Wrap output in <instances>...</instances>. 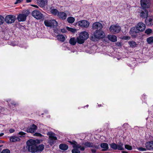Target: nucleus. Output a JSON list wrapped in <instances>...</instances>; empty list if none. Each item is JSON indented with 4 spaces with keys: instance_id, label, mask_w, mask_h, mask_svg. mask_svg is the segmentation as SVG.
Here are the masks:
<instances>
[{
    "instance_id": "obj_33",
    "label": "nucleus",
    "mask_w": 153,
    "mask_h": 153,
    "mask_svg": "<svg viewBox=\"0 0 153 153\" xmlns=\"http://www.w3.org/2000/svg\"><path fill=\"white\" fill-rule=\"evenodd\" d=\"M51 13L55 15H58V13L59 12L56 9H53L51 10Z\"/></svg>"
},
{
    "instance_id": "obj_37",
    "label": "nucleus",
    "mask_w": 153,
    "mask_h": 153,
    "mask_svg": "<svg viewBox=\"0 0 153 153\" xmlns=\"http://www.w3.org/2000/svg\"><path fill=\"white\" fill-rule=\"evenodd\" d=\"M152 30L151 29H148L146 30L145 31V33H146L149 34L152 33Z\"/></svg>"
},
{
    "instance_id": "obj_2",
    "label": "nucleus",
    "mask_w": 153,
    "mask_h": 153,
    "mask_svg": "<svg viewBox=\"0 0 153 153\" xmlns=\"http://www.w3.org/2000/svg\"><path fill=\"white\" fill-rule=\"evenodd\" d=\"M145 25L142 22H140L138 23L136 27H134L131 28L129 33L132 36V34L138 32L137 30L143 31L145 30Z\"/></svg>"
},
{
    "instance_id": "obj_22",
    "label": "nucleus",
    "mask_w": 153,
    "mask_h": 153,
    "mask_svg": "<svg viewBox=\"0 0 153 153\" xmlns=\"http://www.w3.org/2000/svg\"><path fill=\"white\" fill-rule=\"evenodd\" d=\"M108 38L109 40L113 42H116L117 40V36L114 35H108Z\"/></svg>"
},
{
    "instance_id": "obj_10",
    "label": "nucleus",
    "mask_w": 153,
    "mask_h": 153,
    "mask_svg": "<svg viewBox=\"0 0 153 153\" xmlns=\"http://www.w3.org/2000/svg\"><path fill=\"white\" fill-rule=\"evenodd\" d=\"M120 30V27L117 25H112L110 26L109 28L110 31L114 34L119 33Z\"/></svg>"
},
{
    "instance_id": "obj_29",
    "label": "nucleus",
    "mask_w": 153,
    "mask_h": 153,
    "mask_svg": "<svg viewBox=\"0 0 153 153\" xmlns=\"http://www.w3.org/2000/svg\"><path fill=\"white\" fill-rule=\"evenodd\" d=\"M128 43L130 47L132 48H135L137 44L136 42L134 41H129Z\"/></svg>"
},
{
    "instance_id": "obj_39",
    "label": "nucleus",
    "mask_w": 153,
    "mask_h": 153,
    "mask_svg": "<svg viewBox=\"0 0 153 153\" xmlns=\"http://www.w3.org/2000/svg\"><path fill=\"white\" fill-rule=\"evenodd\" d=\"M130 39V37L128 36H125L123 37V39L125 40H128Z\"/></svg>"
},
{
    "instance_id": "obj_17",
    "label": "nucleus",
    "mask_w": 153,
    "mask_h": 153,
    "mask_svg": "<svg viewBox=\"0 0 153 153\" xmlns=\"http://www.w3.org/2000/svg\"><path fill=\"white\" fill-rule=\"evenodd\" d=\"M86 147H93L97 149L99 148V146H98L94 145L93 143L90 142H86L83 144Z\"/></svg>"
},
{
    "instance_id": "obj_50",
    "label": "nucleus",
    "mask_w": 153,
    "mask_h": 153,
    "mask_svg": "<svg viewBox=\"0 0 153 153\" xmlns=\"http://www.w3.org/2000/svg\"><path fill=\"white\" fill-rule=\"evenodd\" d=\"M122 152L123 153H128L126 152L125 151H123Z\"/></svg>"
},
{
    "instance_id": "obj_8",
    "label": "nucleus",
    "mask_w": 153,
    "mask_h": 153,
    "mask_svg": "<svg viewBox=\"0 0 153 153\" xmlns=\"http://www.w3.org/2000/svg\"><path fill=\"white\" fill-rule=\"evenodd\" d=\"M30 12L26 10L23 11L22 13L19 14L17 16V19L19 22H23L26 20L27 16L29 15Z\"/></svg>"
},
{
    "instance_id": "obj_30",
    "label": "nucleus",
    "mask_w": 153,
    "mask_h": 153,
    "mask_svg": "<svg viewBox=\"0 0 153 153\" xmlns=\"http://www.w3.org/2000/svg\"><path fill=\"white\" fill-rule=\"evenodd\" d=\"M75 19L72 17H68L67 19L68 22L70 23H73L75 21Z\"/></svg>"
},
{
    "instance_id": "obj_19",
    "label": "nucleus",
    "mask_w": 153,
    "mask_h": 153,
    "mask_svg": "<svg viewBox=\"0 0 153 153\" xmlns=\"http://www.w3.org/2000/svg\"><path fill=\"white\" fill-rule=\"evenodd\" d=\"M100 146L102 149V151L110 150L109 149L108 144L106 143H102L100 144Z\"/></svg>"
},
{
    "instance_id": "obj_52",
    "label": "nucleus",
    "mask_w": 153,
    "mask_h": 153,
    "mask_svg": "<svg viewBox=\"0 0 153 153\" xmlns=\"http://www.w3.org/2000/svg\"><path fill=\"white\" fill-rule=\"evenodd\" d=\"M1 146H0V147H1Z\"/></svg>"
},
{
    "instance_id": "obj_16",
    "label": "nucleus",
    "mask_w": 153,
    "mask_h": 153,
    "mask_svg": "<svg viewBox=\"0 0 153 153\" xmlns=\"http://www.w3.org/2000/svg\"><path fill=\"white\" fill-rule=\"evenodd\" d=\"M148 15V11L146 9H143L141 10L140 12V16L141 17L143 18H146Z\"/></svg>"
},
{
    "instance_id": "obj_28",
    "label": "nucleus",
    "mask_w": 153,
    "mask_h": 153,
    "mask_svg": "<svg viewBox=\"0 0 153 153\" xmlns=\"http://www.w3.org/2000/svg\"><path fill=\"white\" fill-rule=\"evenodd\" d=\"M76 42H77L76 39L74 37L71 38L69 41V43L72 45H75Z\"/></svg>"
},
{
    "instance_id": "obj_31",
    "label": "nucleus",
    "mask_w": 153,
    "mask_h": 153,
    "mask_svg": "<svg viewBox=\"0 0 153 153\" xmlns=\"http://www.w3.org/2000/svg\"><path fill=\"white\" fill-rule=\"evenodd\" d=\"M47 0H40L39 4L42 7H44L47 3Z\"/></svg>"
},
{
    "instance_id": "obj_51",
    "label": "nucleus",
    "mask_w": 153,
    "mask_h": 153,
    "mask_svg": "<svg viewBox=\"0 0 153 153\" xmlns=\"http://www.w3.org/2000/svg\"><path fill=\"white\" fill-rule=\"evenodd\" d=\"M12 105H16V104L14 102H13L12 103Z\"/></svg>"
},
{
    "instance_id": "obj_12",
    "label": "nucleus",
    "mask_w": 153,
    "mask_h": 153,
    "mask_svg": "<svg viewBox=\"0 0 153 153\" xmlns=\"http://www.w3.org/2000/svg\"><path fill=\"white\" fill-rule=\"evenodd\" d=\"M32 15L35 18L39 19H42L43 17V14L39 11L35 10L32 13Z\"/></svg>"
},
{
    "instance_id": "obj_41",
    "label": "nucleus",
    "mask_w": 153,
    "mask_h": 153,
    "mask_svg": "<svg viewBox=\"0 0 153 153\" xmlns=\"http://www.w3.org/2000/svg\"><path fill=\"white\" fill-rule=\"evenodd\" d=\"M34 135L35 136L42 137V135L40 133H36L34 134Z\"/></svg>"
},
{
    "instance_id": "obj_32",
    "label": "nucleus",
    "mask_w": 153,
    "mask_h": 153,
    "mask_svg": "<svg viewBox=\"0 0 153 153\" xmlns=\"http://www.w3.org/2000/svg\"><path fill=\"white\" fill-rule=\"evenodd\" d=\"M147 42L149 44L153 43V37L152 36L147 38Z\"/></svg>"
},
{
    "instance_id": "obj_18",
    "label": "nucleus",
    "mask_w": 153,
    "mask_h": 153,
    "mask_svg": "<svg viewBox=\"0 0 153 153\" xmlns=\"http://www.w3.org/2000/svg\"><path fill=\"white\" fill-rule=\"evenodd\" d=\"M37 126L34 124H33L30 128H27L26 131L27 132L34 133L37 129Z\"/></svg>"
},
{
    "instance_id": "obj_5",
    "label": "nucleus",
    "mask_w": 153,
    "mask_h": 153,
    "mask_svg": "<svg viewBox=\"0 0 153 153\" xmlns=\"http://www.w3.org/2000/svg\"><path fill=\"white\" fill-rule=\"evenodd\" d=\"M104 36V33L102 30H96L91 36V40L97 41L99 39L102 38Z\"/></svg>"
},
{
    "instance_id": "obj_14",
    "label": "nucleus",
    "mask_w": 153,
    "mask_h": 153,
    "mask_svg": "<svg viewBox=\"0 0 153 153\" xmlns=\"http://www.w3.org/2000/svg\"><path fill=\"white\" fill-rule=\"evenodd\" d=\"M94 30H102V25L99 22L94 23L92 26Z\"/></svg>"
},
{
    "instance_id": "obj_34",
    "label": "nucleus",
    "mask_w": 153,
    "mask_h": 153,
    "mask_svg": "<svg viewBox=\"0 0 153 153\" xmlns=\"http://www.w3.org/2000/svg\"><path fill=\"white\" fill-rule=\"evenodd\" d=\"M66 28L68 30L73 33H74L76 31V30L74 28H70L68 27H67Z\"/></svg>"
},
{
    "instance_id": "obj_49",
    "label": "nucleus",
    "mask_w": 153,
    "mask_h": 153,
    "mask_svg": "<svg viewBox=\"0 0 153 153\" xmlns=\"http://www.w3.org/2000/svg\"><path fill=\"white\" fill-rule=\"evenodd\" d=\"M4 133H1L0 134V136H2L4 135Z\"/></svg>"
},
{
    "instance_id": "obj_38",
    "label": "nucleus",
    "mask_w": 153,
    "mask_h": 153,
    "mask_svg": "<svg viewBox=\"0 0 153 153\" xmlns=\"http://www.w3.org/2000/svg\"><path fill=\"white\" fill-rule=\"evenodd\" d=\"M1 153H10V151L8 149H5L3 150Z\"/></svg>"
},
{
    "instance_id": "obj_45",
    "label": "nucleus",
    "mask_w": 153,
    "mask_h": 153,
    "mask_svg": "<svg viewBox=\"0 0 153 153\" xmlns=\"http://www.w3.org/2000/svg\"><path fill=\"white\" fill-rule=\"evenodd\" d=\"M116 44L118 46H121V43L119 42H117L116 43Z\"/></svg>"
},
{
    "instance_id": "obj_1",
    "label": "nucleus",
    "mask_w": 153,
    "mask_h": 153,
    "mask_svg": "<svg viewBox=\"0 0 153 153\" xmlns=\"http://www.w3.org/2000/svg\"><path fill=\"white\" fill-rule=\"evenodd\" d=\"M71 144L73 145L74 149L72 150V153H80V151H84L85 149V147L84 146H81L77 142L75 141L73 142L69 141Z\"/></svg>"
},
{
    "instance_id": "obj_25",
    "label": "nucleus",
    "mask_w": 153,
    "mask_h": 153,
    "mask_svg": "<svg viewBox=\"0 0 153 153\" xmlns=\"http://www.w3.org/2000/svg\"><path fill=\"white\" fill-rule=\"evenodd\" d=\"M20 140V139L19 137L15 136H11L10 138V140L12 142L19 141Z\"/></svg>"
},
{
    "instance_id": "obj_36",
    "label": "nucleus",
    "mask_w": 153,
    "mask_h": 153,
    "mask_svg": "<svg viewBox=\"0 0 153 153\" xmlns=\"http://www.w3.org/2000/svg\"><path fill=\"white\" fill-rule=\"evenodd\" d=\"M125 147L126 149L128 150H131L132 149V146L128 145H125Z\"/></svg>"
},
{
    "instance_id": "obj_44",
    "label": "nucleus",
    "mask_w": 153,
    "mask_h": 153,
    "mask_svg": "<svg viewBox=\"0 0 153 153\" xmlns=\"http://www.w3.org/2000/svg\"><path fill=\"white\" fill-rule=\"evenodd\" d=\"M9 131L10 133H12L15 131V130L13 129H10Z\"/></svg>"
},
{
    "instance_id": "obj_15",
    "label": "nucleus",
    "mask_w": 153,
    "mask_h": 153,
    "mask_svg": "<svg viewBox=\"0 0 153 153\" xmlns=\"http://www.w3.org/2000/svg\"><path fill=\"white\" fill-rule=\"evenodd\" d=\"M79 25L82 27L87 28L89 25V23L86 20H82L79 22Z\"/></svg>"
},
{
    "instance_id": "obj_42",
    "label": "nucleus",
    "mask_w": 153,
    "mask_h": 153,
    "mask_svg": "<svg viewBox=\"0 0 153 153\" xmlns=\"http://www.w3.org/2000/svg\"><path fill=\"white\" fill-rule=\"evenodd\" d=\"M23 0H16V1L14 3V4H16L18 3H20L23 1Z\"/></svg>"
},
{
    "instance_id": "obj_26",
    "label": "nucleus",
    "mask_w": 153,
    "mask_h": 153,
    "mask_svg": "<svg viewBox=\"0 0 153 153\" xmlns=\"http://www.w3.org/2000/svg\"><path fill=\"white\" fill-rule=\"evenodd\" d=\"M36 147L37 152H42L44 148V146L43 144H41L38 146L36 145Z\"/></svg>"
},
{
    "instance_id": "obj_11",
    "label": "nucleus",
    "mask_w": 153,
    "mask_h": 153,
    "mask_svg": "<svg viewBox=\"0 0 153 153\" xmlns=\"http://www.w3.org/2000/svg\"><path fill=\"white\" fill-rule=\"evenodd\" d=\"M16 17L15 16L11 15L7 16L4 19L5 22L8 24L12 23L15 20Z\"/></svg>"
},
{
    "instance_id": "obj_9",
    "label": "nucleus",
    "mask_w": 153,
    "mask_h": 153,
    "mask_svg": "<svg viewBox=\"0 0 153 153\" xmlns=\"http://www.w3.org/2000/svg\"><path fill=\"white\" fill-rule=\"evenodd\" d=\"M47 135L49 137V143L51 145L53 144L57 140V138L55 136V134L52 131L49 132Z\"/></svg>"
},
{
    "instance_id": "obj_46",
    "label": "nucleus",
    "mask_w": 153,
    "mask_h": 153,
    "mask_svg": "<svg viewBox=\"0 0 153 153\" xmlns=\"http://www.w3.org/2000/svg\"><path fill=\"white\" fill-rule=\"evenodd\" d=\"M31 6H32L33 7H36V8H38V7L36 5L32 4V5H31Z\"/></svg>"
},
{
    "instance_id": "obj_27",
    "label": "nucleus",
    "mask_w": 153,
    "mask_h": 153,
    "mask_svg": "<svg viewBox=\"0 0 153 153\" xmlns=\"http://www.w3.org/2000/svg\"><path fill=\"white\" fill-rule=\"evenodd\" d=\"M59 148L61 150H65L68 149V146L65 144H62L59 145Z\"/></svg>"
},
{
    "instance_id": "obj_7",
    "label": "nucleus",
    "mask_w": 153,
    "mask_h": 153,
    "mask_svg": "<svg viewBox=\"0 0 153 153\" xmlns=\"http://www.w3.org/2000/svg\"><path fill=\"white\" fill-rule=\"evenodd\" d=\"M111 148L114 150L118 149L120 150H123L124 149L123 143L121 142H119L117 144L112 143L109 144Z\"/></svg>"
},
{
    "instance_id": "obj_47",
    "label": "nucleus",
    "mask_w": 153,
    "mask_h": 153,
    "mask_svg": "<svg viewBox=\"0 0 153 153\" xmlns=\"http://www.w3.org/2000/svg\"><path fill=\"white\" fill-rule=\"evenodd\" d=\"M96 150L94 149H92L91 151L92 153H95L96 152Z\"/></svg>"
},
{
    "instance_id": "obj_3",
    "label": "nucleus",
    "mask_w": 153,
    "mask_h": 153,
    "mask_svg": "<svg viewBox=\"0 0 153 153\" xmlns=\"http://www.w3.org/2000/svg\"><path fill=\"white\" fill-rule=\"evenodd\" d=\"M27 144L29 152L32 153L37 152L36 143L35 140H28L27 142Z\"/></svg>"
},
{
    "instance_id": "obj_48",
    "label": "nucleus",
    "mask_w": 153,
    "mask_h": 153,
    "mask_svg": "<svg viewBox=\"0 0 153 153\" xmlns=\"http://www.w3.org/2000/svg\"><path fill=\"white\" fill-rule=\"evenodd\" d=\"M31 1V0H26V2L27 3L30 2Z\"/></svg>"
},
{
    "instance_id": "obj_21",
    "label": "nucleus",
    "mask_w": 153,
    "mask_h": 153,
    "mask_svg": "<svg viewBox=\"0 0 153 153\" xmlns=\"http://www.w3.org/2000/svg\"><path fill=\"white\" fill-rule=\"evenodd\" d=\"M146 147L148 149H153V141L147 142L146 144Z\"/></svg>"
},
{
    "instance_id": "obj_4",
    "label": "nucleus",
    "mask_w": 153,
    "mask_h": 153,
    "mask_svg": "<svg viewBox=\"0 0 153 153\" xmlns=\"http://www.w3.org/2000/svg\"><path fill=\"white\" fill-rule=\"evenodd\" d=\"M89 37L88 33L86 31L81 32L79 36L76 38L77 42L79 44L83 43Z\"/></svg>"
},
{
    "instance_id": "obj_13",
    "label": "nucleus",
    "mask_w": 153,
    "mask_h": 153,
    "mask_svg": "<svg viewBox=\"0 0 153 153\" xmlns=\"http://www.w3.org/2000/svg\"><path fill=\"white\" fill-rule=\"evenodd\" d=\"M140 4L141 7L143 9L148 8L150 4V0H140Z\"/></svg>"
},
{
    "instance_id": "obj_40",
    "label": "nucleus",
    "mask_w": 153,
    "mask_h": 153,
    "mask_svg": "<svg viewBox=\"0 0 153 153\" xmlns=\"http://www.w3.org/2000/svg\"><path fill=\"white\" fill-rule=\"evenodd\" d=\"M139 150L141 151H146V149L143 147H140L138 148Z\"/></svg>"
},
{
    "instance_id": "obj_35",
    "label": "nucleus",
    "mask_w": 153,
    "mask_h": 153,
    "mask_svg": "<svg viewBox=\"0 0 153 153\" xmlns=\"http://www.w3.org/2000/svg\"><path fill=\"white\" fill-rule=\"evenodd\" d=\"M4 21V18L2 16L0 15V25H2Z\"/></svg>"
},
{
    "instance_id": "obj_20",
    "label": "nucleus",
    "mask_w": 153,
    "mask_h": 153,
    "mask_svg": "<svg viewBox=\"0 0 153 153\" xmlns=\"http://www.w3.org/2000/svg\"><path fill=\"white\" fill-rule=\"evenodd\" d=\"M58 17L62 19H65L67 18V15L65 13L63 12H60L58 13Z\"/></svg>"
},
{
    "instance_id": "obj_23",
    "label": "nucleus",
    "mask_w": 153,
    "mask_h": 153,
    "mask_svg": "<svg viewBox=\"0 0 153 153\" xmlns=\"http://www.w3.org/2000/svg\"><path fill=\"white\" fill-rule=\"evenodd\" d=\"M153 19V17H150L146 18L145 20L146 24L148 25H150L152 24V21Z\"/></svg>"
},
{
    "instance_id": "obj_6",
    "label": "nucleus",
    "mask_w": 153,
    "mask_h": 153,
    "mask_svg": "<svg viewBox=\"0 0 153 153\" xmlns=\"http://www.w3.org/2000/svg\"><path fill=\"white\" fill-rule=\"evenodd\" d=\"M44 23L45 26L49 27L51 28H56L58 25L57 22L54 19L45 20Z\"/></svg>"
},
{
    "instance_id": "obj_43",
    "label": "nucleus",
    "mask_w": 153,
    "mask_h": 153,
    "mask_svg": "<svg viewBox=\"0 0 153 153\" xmlns=\"http://www.w3.org/2000/svg\"><path fill=\"white\" fill-rule=\"evenodd\" d=\"M26 133L24 132H23L22 131H20L18 133V134L21 135L20 137H21L22 136H23L25 135Z\"/></svg>"
},
{
    "instance_id": "obj_24",
    "label": "nucleus",
    "mask_w": 153,
    "mask_h": 153,
    "mask_svg": "<svg viewBox=\"0 0 153 153\" xmlns=\"http://www.w3.org/2000/svg\"><path fill=\"white\" fill-rule=\"evenodd\" d=\"M57 38L58 40L61 42H64L65 38V36L62 34H59L57 36Z\"/></svg>"
}]
</instances>
